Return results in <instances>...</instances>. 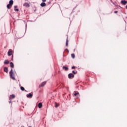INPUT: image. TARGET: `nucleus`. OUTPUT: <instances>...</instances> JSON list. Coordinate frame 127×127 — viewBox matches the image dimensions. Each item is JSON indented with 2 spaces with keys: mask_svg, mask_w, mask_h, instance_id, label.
<instances>
[{
  "mask_svg": "<svg viewBox=\"0 0 127 127\" xmlns=\"http://www.w3.org/2000/svg\"><path fill=\"white\" fill-rule=\"evenodd\" d=\"M68 38L66 39V46H68Z\"/></svg>",
  "mask_w": 127,
  "mask_h": 127,
  "instance_id": "6ab92c4d",
  "label": "nucleus"
},
{
  "mask_svg": "<svg viewBox=\"0 0 127 127\" xmlns=\"http://www.w3.org/2000/svg\"><path fill=\"white\" fill-rule=\"evenodd\" d=\"M14 10L15 11H19V9H18V8H17V6H14Z\"/></svg>",
  "mask_w": 127,
  "mask_h": 127,
  "instance_id": "f8f14e48",
  "label": "nucleus"
},
{
  "mask_svg": "<svg viewBox=\"0 0 127 127\" xmlns=\"http://www.w3.org/2000/svg\"><path fill=\"white\" fill-rule=\"evenodd\" d=\"M71 58H72L73 59H74L75 58V54H72L71 55Z\"/></svg>",
  "mask_w": 127,
  "mask_h": 127,
  "instance_id": "f3484780",
  "label": "nucleus"
},
{
  "mask_svg": "<svg viewBox=\"0 0 127 127\" xmlns=\"http://www.w3.org/2000/svg\"><path fill=\"white\" fill-rule=\"evenodd\" d=\"M15 98V95L14 94H12L10 95L9 99V100H12V99H14Z\"/></svg>",
  "mask_w": 127,
  "mask_h": 127,
  "instance_id": "f03ea898",
  "label": "nucleus"
},
{
  "mask_svg": "<svg viewBox=\"0 0 127 127\" xmlns=\"http://www.w3.org/2000/svg\"><path fill=\"white\" fill-rule=\"evenodd\" d=\"M20 89H21V91H24V90H25L24 88L23 87H22V86H21L20 87Z\"/></svg>",
  "mask_w": 127,
  "mask_h": 127,
  "instance_id": "aec40b11",
  "label": "nucleus"
},
{
  "mask_svg": "<svg viewBox=\"0 0 127 127\" xmlns=\"http://www.w3.org/2000/svg\"><path fill=\"white\" fill-rule=\"evenodd\" d=\"M71 69H75V66H72V67H71Z\"/></svg>",
  "mask_w": 127,
  "mask_h": 127,
  "instance_id": "5701e85b",
  "label": "nucleus"
},
{
  "mask_svg": "<svg viewBox=\"0 0 127 127\" xmlns=\"http://www.w3.org/2000/svg\"><path fill=\"white\" fill-rule=\"evenodd\" d=\"M55 107H56V108H58V105H56L55 106Z\"/></svg>",
  "mask_w": 127,
  "mask_h": 127,
  "instance_id": "cd10ccee",
  "label": "nucleus"
},
{
  "mask_svg": "<svg viewBox=\"0 0 127 127\" xmlns=\"http://www.w3.org/2000/svg\"><path fill=\"white\" fill-rule=\"evenodd\" d=\"M121 3L124 5H126V4L127 3V1L126 0H123L121 1Z\"/></svg>",
  "mask_w": 127,
  "mask_h": 127,
  "instance_id": "7ed1b4c3",
  "label": "nucleus"
},
{
  "mask_svg": "<svg viewBox=\"0 0 127 127\" xmlns=\"http://www.w3.org/2000/svg\"><path fill=\"white\" fill-rule=\"evenodd\" d=\"M77 95H79V92H75L74 93V96H77Z\"/></svg>",
  "mask_w": 127,
  "mask_h": 127,
  "instance_id": "412c9836",
  "label": "nucleus"
},
{
  "mask_svg": "<svg viewBox=\"0 0 127 127\" xmlns=\"http://www.w3.org/2000/svg\"><path fill=\"white\" fill-rule=\"evenodd\" d=\"M41 6H42V7H43L44 6H46V3H45V2H42L41 4Z\"/></svg>",
  "mask_w": 127,
  "mask_h": 127,
  "instance_id": "9b49d317",
  "label": "nucleus"
},
{
  "mask_svg": "<svg viewBox=\"0 0 127 127\" xmlns=\"http://www.w3.org/2000/svg\"><path fill=\"white\" fill-rule=\"evenodd\" d=\"M126 8H127V6H126Z\"/></svg>",
  "mask_w": 127,
  "mask_h": 127,
  "instance_id": "c756f323",
  "label": "nucleus"
},
{
  "mask_svg": "<svg viewBox=\"0 0 127 127\" xmlns=\"http://www.w3.org/2000/svg\"><path fill=\"white\" fill-rule=\"evenodd\" d=\"M23 6H25L26 7H29V4H28V3H25L23 4Z\"/></svg>",
  "mask_w": 127,
  "mask_h": 127,
  "instance_id": "0eeeda50",
  "label": "nucleus"
},
{
  "mask_svg": "<svg viewBox=\"0 0 127 127\" xmlns=\"http://www.w3.org/2000/svg\"><path fill=\"white\" fill-rule=\"evenodd\" d=\"M9 104H11V100H10V101H9Z\"/></svg>",
  "mask_w": 127,
  "mask_h": 127,
  "instance_id": "393cba45",
  "label": "nucleus"
},
{
  "mask_svg": "<svg viewBox=\"0 0 127 127\" xmlns=\"http://www.w3.org/2000/svg\"><path fill=\"white\" fill-rule=\"evenodd\" d=\"M4 72H6V73H7V72L8 71V69H7V67H4Z\"/></svg>",
  "mask_w": 127,
  "mask_h": 127,
  "instance_id": "2eb2a0df",
  "label": "nucleus"
},
{
  "mask_svg": "<svg viewBox=\"0 0 127 127\" xmlns=\"http://www.w3.org/2000/svg\"><path fill=\"white\" fill-rule=\"evenodd\" d=\"M10 66L11 68H13V67H14L13 63H12V62H11L10 63Z\"/></svg>",
  "mask_w": 127,
  "mask_h": 127,
  "instance_id": "4468645a",
  "label": "nucleus"
},
{
  "mask_svg": "<svg viewBox=\"0 0 127 127\" xmlns=\"http://www.w3.org/2000/svg\"><path fill=\"white\" fill-rule=\"evenodd\" d=\"M9 63V61H7V60H5L4 62V64H7Z\"/></svg>",
  "mask_w": 127,
  "mask_h": 127,
  "instance_id": "ddd939ff",
  "label": "nucleus"
},
{
  "mask_svg": "<svg viewBox=\"0 0 127 127\" xmlns=\"http://www.w3.org/2000/svg\"><path fill=\"white\" fill-rule=\"evenodd\" d=\"M43 2H45L46 1V0H42Z\"/></svg>",
  "mask_w": 127,
  "mask_h": 127,
  "instance_id": "b1692460",
  "label": "nucleus"
},
{
  "mask_svg": "<svg viewBox=\"0 0 127 127\" xmlns=\"http://www.w3.org/2000/svg\"><path fill=\"white\" fill-rule=\"evenodd\" d=\"M72 73L73 74H76V72L74 70L72 71Z\"/></svg>",
  "mask_w": 127,
  "mask_h": 127,
  "instance_id": "4be33fe9",
  "label": "nucleus"
},
{
  "mask_svg": "<svg viewBox=\"0 0 127 127\" xmlns=\"http://www.w3.org/2000/svg\"><path fill=\"white\" fill-rule=\"evenodd\" d=\"M9 4H10V5L12 6V5L13 4V0H10L9 1Z\"/></svg>",
  "mask_w": 127,
  "mask_h": 127,
  "instance_id": "1a4fd4ad",
  "label": "nucleus"
},
{
  "mask_svg": "<svg viewBox=\"0 0 127 127\" xmlns=\"http://www.w3.org/2000/svg\"><path fill=\"white\" fill-rule=\"evenodd\" d=\"M32 94L31 93H29L28 94H27L26 97L27 98H32Z\"/></svg>",
  "mask_w": 127,
  "mask_h": 127,
  "instance_id": "39448f33",
  "label": "nucleus"
},
{
  "mask_svg": "<svg viewBox=\"0 0 127 127\" xmlns=\"http://www.w3.org/2000/svg\"><path fill=\"white\" fill-rule=\"evenodd\" d=\"M38 108L39 109H41V108H42V103L41 102L39 103Z\"/></svg>",
  "mask_w": 127,
  "mask_h": 127,
  "instance_id": "9d476101",
  "label": "nucleus"
},
{
  "mask_svg": "<svg viewBox=\"0 0 127 127\" xmlns=\"http://www.w3.org/2000/svg\"><path fill=\"white\" fill-rule=\"evenodd\" d=\"M11 55H12V51H9L8 52V56H11Z\"/></svg>",
  "mask_w": 127,
  "mask_h": 127,
  "instance_id": "423d86ee",
  "label": "nucleus"
},
{
  "mask_svg": "<svg viewBox=\"0 0 127 127\" xmlns=\"http://www.w3.org/2000/svg\"><path fill=\"white\" fill-rule=\"evenodd\" d=\"M13 58V56L12 55V59Z\"/></svg>",
  "mask_w": 127,
  "mask_h": 127,
  "instance_id": "c85d7f7f",
  "label": "nucleus"
},
{
  "mask_svg": "<svg viewBox=\"0 0 127 127\" xmlns=\"http://www.w3.org/2000/svg\"><path fill=\"white\" fill-rule=\"evenodd\" d=\"M114 13H118V11H115L114 12Z\"/></svg>",
  "mask_w": 127,
  "mask_h": 127,
  "instance_id": "a878e982",
  "label": "nucleus"
},
{
  "mask_svg": "<svg viewBox=\"0 0 127 127\" xmlns=\"http://www.w3.org/2000/svg\"><path fill=\"white\" fill-rule=\"evenodd\" d=\"M68 78L69 79H70V78H74V74H73L72 73H69Z\"/></svg>",
  "mask_w": 127,
  "mask_h": 127,
  "instance_id": "20e7f679",
  "label": "nucleus"
},
{
  "mask_svg": "<svg viewBox=\"0 0 127 127\" xmlns=\"http://www.w3.org/2000/svg\"><path fill=\"white\" fill-rule=\"evenodd\" d=\"M63 69H65V70H67L68 69V67H67V66H63Z\"/></svg>",
  "mask_w": 127,
  "mask_h": 127,
  "instance_id": "a211bd4d",
  "label": "nucleus"
},
{
  "mask_svg": "<svg viewBox=\"0 0 127 127\" xmlns=\"http://www.w3.org/2000/svg\"><path fill=\"white\" fill-rule=\"evenodd\" d=\"M9 76L10 78L12 79V80H15V77H14V73H13L12 69H11L10 71L9 72Z\"/></svg>",
  "mask_w": 127,
  "mask_h": 127,
  "instance_id": "f257e3e1",
  "label": "nucleus"
},
{
  "mask_svg": "<svg viewBox=\"0 0 127 127\" xmlns=\"http://www.w3.org/2000/svg\"><path fill=\"white\" fill-rule=\"evenodd\" d=\"M10 6H11V5L9 4H8L7 5V8H8V9H10Z\"/></svg>",
  "mask_w": 127,
  "mask_h": 127,
  "instance_id": "dca6fc26",
  "label": "nucleus"
},
{
  "mask_svg": "<svg viewBox=\"0 0 127 127\" xmlns=\"http://www.w3.org/2000/svg\"><path fill=\"white\" fill-rule=\"evenodd\" d=\"M46 84V82L44 81L40 85V87H43Z\"/></svg>",
  "mask_w": 127,
  "mask_h": 127,
  "instance_id": "6e6552de",
  "label": "nucleus"
},
{
  "mask_svg": "<svg viewBox=\"0 0 127 127\" xmlns=\"http://www.w3.org/2000/svg\"><path fill=\"white\" fill-rule=\"evenodd\" d=\"M113 4H114V5H116V4L115 3H114V2H112Z\"/></svg>",
  "mask_w": 127,
  "mask_h": 127,
  "instance_id": "bb28decb",
  "label": "nucleus"
}]
</instances>
